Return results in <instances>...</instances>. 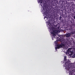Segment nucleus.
I'll list each match as a JSON object with an SVG mask.
<instances>
[{
	"label": "nucleus",
	"instance_id": "nucleus-1",
	"mask_svg": "<svg viewBox=\"0 0 75 75\" xmlns=\"http://www.w3.org/2000/svg\"><path fill=\"white\" fill-rule=\"evenodd\" d=\"M64 66L65 67L67 71L72 70V71H75V64L74 63H71V61L68 60L67 61V57H64V60L63 61Z\"/></svg>",
	"mask_w": 75,
	"mask_h": 75
},
{
	"label": "nucleus",
	"instance_id": "nucleus-7",
	"mask_svg": "<svg viewBox=\"0 0 75 75\" xmlns=\"http://www.w3.org/2000/svg\"><path fill=\"white\" fill-rule=\"evenodd\" d=\"M53 4H54L55 6H57V0H54V1Z\"/></svg>",
	"mask_w": 75,
	"mask_h": 75
},
{
	"label": "nucleus",
	"instance_id": "nucleus-15",
	"mask_svg": "<svg viewBox=\"0 0 75 75\" xmlns=\"http://www.w3.org/2000/svg\"><path fill=\"white\" fill-rule=\"evenodd\" d=\"M62 18V17L60 16L59 18V20H61Z\"/></svg>",
	"mask_w": 75,
	"mask_h": 75
},
{
	"label": "nucleus",
	"instance_id": "nucleus-5",
	"mask_svg": "<svg viewBox=\"0 0 75 75\" xmlns=\"http://www.w3.org/2000/svg\"><path fill=\"white\" fill-rule=\"evenodd\" d=\"M57 46H58V47L59 48H62V47H65V45L64 44L62 43L59 45H57Z\"/></svg>",
	"mask_w": 75,
	"mask_h": 75
},
{
	"label": "nucleus",
	"instance_id": "nucleus-9",
	"mask_svg": "<svg viewBox=\"0 0 75 75\" xmlns=\"http://www.w3.org/2000/svg\"><path fill=\"white\" fill-rule=\"evenodd\" d=\"M70 4H71V6H74L75 4H74V3L73 2H71L70 3Z\"/></svg>",
	"mask_w": 75,
	"mask_h": 75
},
{
	"label": "nucleus",
	"instance_id": "nucleus-6",
	"mask_svg": "<svg viewBox=\"0 0 75 75\" xmlns=\"http://www.w3.org/2000/svg\"><path fill=\"white\" fill-rule=\"evenodd\" d=\"M49 25L50 26L49 27V28L50 29H51L53 26V24H52V23H51V24L50 23L49 24Z\"/></svg>",
	"mask_w": 75,
	"mask_h": 75
},
{
	"label": "nucleus",
	"instance_id": "nucleus-14",
	"mask_svg": "<svg viewBox=\"0 0 75 75\" xmlns=\"http://www.w3.org/2000/svg\"><path fill=\"white\" fill-rule=\"evenodd\" d=\"M73 74H72V73L71 72L69 73V75H72Z\"/></svg>",
	"mask_w": 75,
	"mask_h": 75
},
{
	"label": "nucleus",
	"instance_id": "nucleus-16",
	"mask_svg": "<svg viewBox=\"0 0 75 75\" xmlns=\"http://www.w3.org/2000/svg\"><path fill=\"white\" fill-rule=\"evenodd\" d=\"M72 58H75V54H73V55L72 56Z\"/></svg>",
	"mask_w": 75,
	"mask_h": 75
},
{
	"label": "nucleus",
	"instance_id": "nucleus-3",
	"mask_svg": "<svg viewBox=\"0 0 75 75\" xmlns=\"http://www.w3.org/2000/svg\"><path fill=\"white\" fill-rule=\"evenodd\" d=\"M71 48H69L68 49V54H69L70 56H72L73 54H74V52L72 51H71Z\"/></svg>",
	"mask_w": 75,
	"mask_h": 75
},
{
	"label": "nucleus",
	"instance_id": "nucleus-11",
	"mask_svg": "<svg viewBox=\"0 0 75 75\" xmlns=\"http://www.w3.org/2000/svg\"><path fill=\"white\" fill-rule=\"evenodd\" d=\"M56 27L57 28H59V25L57 24V25L56 26Z\"/></svg>",
	"mask_w": 75,
	"mask_h": 75
},
{
	"label": "nucleus",
	"instance_id": "nucleus-13",
	"mask_svg": "<svg viewBox=\"0 0 75 75\" xmlns=\"http://www.w3.org/2000/svg\"><path fill=\"white\" fill-rule=\"evenodd\" d=\"M43 0H40V1H39V2L40 3H41V4H43V3H42Z\"/></svg>",
	"mask_w": 75,
	"mask_h": 75
},
{
	"label": "nucleus",
	"instance_id": "nucleus-17",
	"mask_svg": "<svg viewBox=\"0 0 75 75\" xmlns=\"http://www.w3.org/2000/svg\"><path fill=\"white\" fill-rule=\"evenodd\" d=\"M54 16H57V15H58V14H57V13H56L55 14H54Z\"/></svg>",
	"mask_w": 75,
	"mask_h": 75
},
{
	"label": "nucleus",
	"instance_id": "nucleus-10",
	"mask_svg": "<svg viewBox=\"0 0 75 75\" xmlns=\"http://www.w3.org/2000/svg\"><path fill=\"white\" fill-rule=\"evenodd\" d=\"M72 17L74 18V19H75V15L74 14H73L72 15Z\"/></svg>",
	"mask_w": 75,
	"mask_h": 75
},
{
	"label": "nucleus",
	"instance_id": "nucleus-12",
	"mask_svg": "<svg viewBox=\"0 0 75 75\" xmlns=\"http://www.w3.org/2000/svg\"><path fill=\"white\" fill-rule=\"evenodd\" d=\"M59 47H58V45H57L56 47H55V50H57V49H59Z\"/></svg>",
	"mask_w": 75,
	"mask_h": 75
},
{
	"label": "nucleus",
	"instance_id": "nucleus-4",
	"mask_svg": "<svg viewBox=\"0 0 75 75\" xmlns=\"http://www.w3.org/2000/svg\"><path fill=\"white\" fill-rule=\"evenodd\" d=\"M43 10H44V14H45V16H47V14H48V13L47 12V9H46V6H44L43 8Z\"/></svg>",
	"mask_w": 75,
	"mask_h": 75
},
{
	"label": "nucleus",
	"instance_id": "nucleus-8",
	"mask_svg": "<svg viewBox=\"0 0 75 75\" xmlns=\"http://www.w3.org/2000/svg\"><path fill=\"white\" fill-rule=\"evenodd\" d=\"M70 36H71V34L70 33H68L66 35V37H69Z\"/></svg>",
	"mask_w": 75,
	"mask_h": 75
},
{
	"label": "nucleus",
	"instance_id": "nucleus-2",
	"mask_svg": "<svg viewBox=\"0 0 75 75\" xmlns=\"http://www.w3.org/2000/svg\"><path fill=\"white\" fill-rule=\"evenodd\" d=\"M59 32V30H54L53 31V32L51 33L54 36H55V34H58Z\"/></svg>",
	"mask_w": 75,
	"mask_h": 75
}]
</instances>
